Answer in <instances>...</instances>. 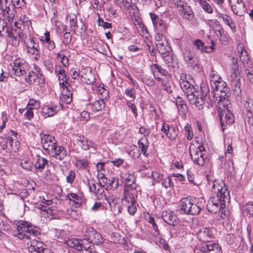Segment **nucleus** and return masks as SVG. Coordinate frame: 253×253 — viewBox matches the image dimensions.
I'll return each instance as SVG.
<instances>
[{
	"instance_id": "obj_31",
	"label": "nucleus",
	"mask_w": 253,
	"mask_h": 253,
	"mask_svg": "<svg viewBox=\"0 0 253 253\" xmlns=\"http://www.w3.org/2000/svg\"><path fill=\"white\" fill-rule=\"evenodd\" d=\"M0 12L4 18L8 19L9 22L14 17L15 15L14 7L12 5L10 6L9 4L6 6V8L1 10Z\"/></svg>"
},
{
	"instance_id": "obj_18",
	"label": "nucleus",
	"mask_w": 253,
	"mask_h": 253,
	"mask_svg": "<svg viewBox=\"0 0 253 253\" xmlns=\"http://www.w3.org/2000/svg\"><path fill=\"white\" fill-rule=\"evenodd\" d=\"M234 13L240 16L245 11V4L242 0H228Z\"/></svg>"
},
{
	"instance_id": "obj_61",
	"label": "nucleus",
	"mask_w": 253,
	"mask_h": 253,
	"mask_svg": "<svg viewBox=\"0 0 253 253\" xmlns=\"http://www.w3.org/2000/svg\"><path fill=\"white\" fill-rule=\"evenodd\" d=\"M89 189L91 192H92L95 194L96 195H97L98 194H100V196L101 197H99V198L102 199L103 196H102V193L104 192V190L103 189H99L98 188L97 190H96V185L94 183L91 184V185H89Z\"/></svg>"
},
{
	"instance_id": "obj_11",
	"label": "nucleus",
	"mask_w": 253,
	"mask_h": 253,
	"mask_svg": "<svg viewBox=\"0 0 253 253\" xmlns=\"http://www.w3.org/2000/svg\"><path fill=\"white\" fill-rule=\"evenodd\" d=\"M29 23L30 21L28 19V18H26L24 16L23 18L21 17L18 22H15V26L18 29L15 30L13 33L15 34V36L17 37L20 42L24 41L26 37V35L24 33L21 29L24 27L25 24L28 26Z\"/></svg>"
},
{
	"instance_id": "obj_43",
	"label": "nucleus",
	"mask_w": 253,
	"mask_h": 253,
	"mask_svg": "<svg viewBox=\"0 0 253 253\" xmlns=\"http://www.w3.org/2000/svg\"><path fill=\"white\" fill-rule=\"evenodd\" d=\"M124 177L126 180L125 187H132V188H136L135 178L133 175L125 173Z\"/></svg>"
},
{
	"instance_id": "obj_32",
	"label": "nucleus",
	"mask_w": 253,
	"mask_h": 253,
	"mask_svg": "<svg viewBox=\"0 0 253 253\" xmlns=\"http://www.w3.org/2000/svg\"><path fill=\"white\" fill-rule=\"evenodd\" d=\"M183 54L185 61L191 64L195 57L193 49L190 46L187 45L184 48Z\"/></svg>"
},
{
	"instance_id": "obj_42",
	"label": "nucleus",
	"mask_w": 253,
	"mask_h": 253,
	"mask_svg": "<svg viewBox=\"0 0 253 253\" xmlns=\"http://www.w3.org/2000/svg\"><path fill=\"white\" fill-rule=\"evenodd\" d=\"M232 86L234 91V94L237 96H239L242 92L241 89L240 87L241 83L240 80L239 78L238 79H233L232 80Z\"/></svg>"
},
{
	"instance_id": "obj_64",
	"label": "nucleus",
	"mask_w": 253,
	"mask_h": 253,
	"mask_svg": "<svg viewBox=\"0 0 253 253\" xmlns=\"http://www.w3.org/2000/svg\"><path fill=\"white\" fill-rule=\"evenodd\" d=\"M90 238H85L82 239V251L85 250L87 251L90 247Z\"/></svg>"
},
{
	"instance_id": "obj_38",
	"label": "nucleus",
	"mask_w": 253,
	"mask_h": 253,
	"mask_svg": "<svg viewBox=\"0 0 253 253\" xmlns=\"http://www.w3.org/2000/svg\"><path fill=\"white\" fill-rule=\"evenodd\" d=\"M82 239L72 238L68 239L65 242L66 244L70 248H75L77 250L82 251Z\"/></svg>"
},
{
	"instance_id": "obj_50",
	"label": "nucleus",
	"mask_w": 253,
	"mask_h": 253,
	"mask_svg": "<svg viewBox=\"0 0 253 253\" xmlns=\"http://www.w3.org/2000/svg\"><path fill=\"white\" fill-rule=\"evenodd\" d=\"M129 98L128 101H133L136 98V91L133 88H127L125 90L124 93Z\"/></svg>"
},
{
	"instance_id": "obj_2",
	"label": "nucleus",
	"mask_w": 253,
	"mask_h": 253,
	"mask_svg": "<svg viewBox=\"0 0 253 253\" xmlns=\"http://www.w3.org/2000/svg\"><path fill=\"white\" fill-rule=\"evenodd\" d=\"M218 80H211V84L213 88V97L217 104L223 102L224 104L228 103L229 97L230 96L229 89L227 84L221 78Z\"/></svg>"
},
{
	"instance_id": "obj_44",
	"label": "nucleus",
	"mask_w": 253,
	"mask_h": 253,
	"mask_svg": "<svg viewBox=\"0 0 253 253\" xmlns=\"http://www.w3.org/2000/svg\"><path fill=\"white\" fill-rule=\"evenodd\" d=\"M240 59L244 65L245 69L250 68L251 65V63L249 61V57L247 54V52L245 50H242L241 55L240 56Z\"/></svg>"
},
{
	"instance_id": "obj_16",
	"label": "nucleus",
	"mask_w": 253,
	"mask_h": 253,
	"mask_svg": "<svg viewBox=\"0 0 253 253\" xmlns=\"http://www.w3.org/2000/svg\"><path fill=\"white\" fill-rule=\"evenodd\" d=\"M48 154L56 159L62 161L66 157L67 151L62 146H58L56 144L48 152Z\"/></svg>"
},
{
	"instance_id": "obj_41",
	"label": "nucleus",
	"mask_w": 253,
	"mask_h": 253,
	"mask_svg": "<svg viewBox=\"0 0 253 253\" xmlns=\"http://www.w3.org/2000/svg\"><path fill=\"white\" fill-rule=\"evenodd\" d=\"M179 83L181 88L187 93V97H188V93H191L193 91V90L194 89V86L187 81L182 79L180 80Z\"/></svg>"
},
{
	"instance_id": "obj_55",
	"label": "nucleus",
	"mask_w": 253,
	"mask_h": 253,
	"mask_svg": "<svg viewBox=\"0 0 253 253\" xmlns=\"http://www.w3.org/2000/svg\"><path fill=\"white\" fill-rule=\"evenodd\" d=\"M20 165L24 169L27 170H31L33 168V163L28 159L22 160Z\"/></svg>"
},
{
	"instance_id": "obj_48",
	"label": "nucleus",
	"mask_w": 253,
	"mask_h": 253,
	"mask_svg": "<svg viewBox=\"0 0 253 253\" xmlns=\"http://www.w3.org/2000/svg\"><path fill=\"white\" fill-rule=\"evenodd\" d=\"M92 239H90V242L96 245H99L103 243V240L101 235L96 231L93 232L92 235Z\"/></svg>"
},
{
	"instance_id": "obj_53",
	"label": "nucleus",
	"mask_w": 253,
	"mask_h": 253,
	"mask_svg": "<svg viewBox=\"0 0 253 253\" xmlns=\"http://www.w3.org/2000/svg\"><path fill=\"white\" fill-rule=\"evenodd\" d=\"M200 4L202 8L207 13L211 14L213 12V9L208 2L204 0H201L199 1Z\"/></svg>"
},
{
	"instance_id": "obj_23",
	"label": "nucleus",
	"mask_w": 253,
	"mask_h": 253,
	"mask_svg": "<svg viewBox=\"0 0 253 253\" xmlns=\"http://www.w3.org/2000/svg\"><path fill=\"white\" fill-rule=\"evenodd\" d=\"M60 105L44 106L42 108V114L44 118L53 116L60 110Z\"/></svg>"
},
{
	"instance_id": "obj_36",
	"label": "nucleus",
	"mask_w": 253,
	"mask_h": 253,
	"mask_svg": "<svg viewBox=\"0 0 253 253\" xmlns=\"http://www.w3.org/2000/svg\"><path fill=\"white\" fill-rule=\"evenodd\" d=\"M37 162L35 164V169L39 171H42L44 169L45 166L47 165L48 161L45 158L42 157L39 155L37 156Z\"/></svg>"
},
{
	"instance_id": "obj_52",
	"label": "nucleus",
	"mask_w": 253,
	"mask_h": 253,
	"mask_svg": "<svg viewBox=\"0 0 253 253\" xmlns=\"http://www.w3.org/2000/svg\"><path fill=\"white\" fill-rule=\"evenodd\" d=\"M89 161L86 159H82L77 160L76 162L77 168L81 170L85 169L88 166Z\"/></svg>"
},
{
	"instance_id": "obj_22",
	"label": "nucleus",
	"mask_w": 253,
	"mask_h": 253,
	"mask_svg": "<svg viewBox=\"0 0 253 253\" xmlns=\"http://www.w3.org/2000/svg\"><path fill=\"white\" fill-rule=\"evenodd\" d=\"M151 70L153 74V76L156 80L160 81L161 78L159 77V75H161L164 77L169 75V72L158 64H153L151 66Z\"/></svg>"
},
{
	"instance_id": "obj_29",
	"label": "nucleus",
	"mask_w": 253,
	"mask_h": 253,
	"mask_svg": "<svg viewBox=\"0 0 253 253\" xmlns=\"http://www.w3.org/2000/svg\"><path fill=\"white\" fill-rule=\"evenodd\" d=\"M244 113L246 114V121L253 119V101L248 99L244 105Z\"/></svg>"
},
{
	"instance_id": "obj_35",
	"label": "nucleus",
	"mask_w": 253,
	"mask_h": 253,
	"mask_svg": "<svg viewBox=\"0 0 253 253\" xmlns=\"http://www.w3.org/2000/svg\"><path fill=\"white\" fill-rule=\"evenodd\" d=\"M157 50L161 54H165L170 49L167 40H162V42H156Z\"/></svg>"
},
{
	"instance_id": "obj_40",
	"label": "nucleus",
	"mask_w": 253,
	"mask_h": 253,
	"mask_svg": "<svg viewBox=\"0 0 253 253\" xmlns=\"http://www.w3.org/2000/svg\"><path fill=\"white\" fill-rule=\"evenodd\" d=\"M174 102L179 112H181L182 114H185L187 111V107L184 100L181 97L177 96Z\"/></svg>"
},
{
	"instance_id": "obj_3",
	"label": "nucleus",
	"mask_w": 253,
	"mask_h": 253,
	"mask_svg": "<svg viewBox=\"0 0 253 253\" xmlns=\"http://www.w3.org/2000/svg\"><path fill=\"white\" fill-rule=\"evenodd\" d=\"M15 225H16L17 233L15 234V236L20 239L26 238L30 240L31 239V235L36 237L40 234L39 229L33 225L30 222L20 220L17 221Z\"/></svg>"
},
{
	"instance_id": "obj_60",
	"label": "nucleus",
	"mask_w": 253,
	"mask_h": 253,
	"mask_svg": "<svg viewBox=\"0 0 253 253\" xmlns=\"http://www.w3.org/2000/svg\"><path fill=\"white\" fill-rule=\"evenodd\" d=\"M68 198L71 201H73L76 207H79L80 203L76 202L74 200L79 201L80 199V197L76 193H70L68 194Z\"/></svg>"
},
{
	"instance_id": "obj_46",
	"label": "nucleus",
	"mask_w": 253,
	"mask_h": 253,
	"mask_svg": "<svg viewBox=\"0 0 253 253\" xmlns=\"http://www.w3.org/2000/svg\"><path fill=\"white\" fill-rule=\"evenodd\" d=\"M220 17L222 18L224 23L228 26L232 31H234L235 30V24L233 22L232 19L229 16L226 14H222L220 15Z\"/></svg>"
},
{
	"instance_id": "obj_33",
	"label": "nucleus",
	"mask_w": 253,
	"mask_h": 253,
	"mask_svg": "<svg viewBox=\"0 0 253 253\" xmlns=\"http://www.w3.org/2000/svg\"><path fill=\"white\" fill-rule=\"evenodd\" d=\"M203 248L205 253H222L221 247L217 243L207 244Z\"/></svg>"
},
{
	"instance_id": "obj_7",
	"label": "nucleus",
	"mask_w": 253,
	"mask_h": 253,
	"mask_svg": "<svg viewBox=\"0 0 253 253\" xmlns=\"http://www.w3.org/2000/svg\"><path fill=\"white\" fill-rule=\"evenodd\" d=\"M229 101L228 103H226V105L223 102L218 103L217 105V111L222 124L223 121H225L228 125H231L233 122V115L229 110Z\"/></svg>"
},
{
	"instance_id": "obj_12",
	"label": "nucleus",
	"mask_w": 253,
	"mask_h": 253,
	"mask_svg": "<svg viewBox=\"0 0 253 253\" xmlns=\"http://www.w3.org/2000/svg\"><path fill=\"white\" fill-rule=\"evenodd\" d=\"M40 136L41 143L42 148L48 153L50 149L57 144V141L54 136L49 134L41 133Z\"/></svg>"
},
{
	"instance_id": "obj_6",
	"label": "nucleus",
	"mask_w": 253,
	"mask_h": 253,
	"mask_svg": "<svg viewBox=\"0 0 253 253\" xmlns=\"http://www.w3.org/2000/svg\"><path fill=\"white\" fill-rule=\"evenodd\" d=\"M189 153L191 159L195 164L203 166L207 160L205 149L203 146L196 147L191 145L189 147Z\"/></svg>"
},
{
	"instance_id": "obj_49",
	"label": "nucleus",
	"mask_w": 253,
	"mask_h": 253,
	"mask_svg": "<svg viewBox=\"0 0 253 253\" xmlns=\"http://www.w3.org/2000/svg\"><path fill=\"white\" fill-rule=\"evenodd\" d=\"M8 38L9 43L12 46L16 47L19 45L20 41L12 32L8 33Z\"/></svg>"
},
{
	"instance_id": "obj_13",
	"label": "nucleus",
	"mask_w": 253,
	"mask_h": 253,
	"mask_svg": "<svg viewBox=\"0 0 253 253\" xmlns=\"http://www.w3.org/2000/svg\"><path fill=\"white\" fill-rule=\"evenodd\" d=\"M161 131L171 140H175L179 134V130L176 126L169 125L166 123L163 124Z\"/></svg>"
},
{
	"instance_id": "obj_57",
	"label": "nucleus",
	"mask_w": 253,
	"mask_h": 253,
	"mask_svg": "<svg viewBox=\"0 0 253 253\" xmlns=\"http://www.w3.org/2000/svg\"><path fill=\"white\" fill-rule=\"evenodd\" d=\"M41 106L40 101L34 99H30L28 102L27 107H32L33 109H38Z\"/></svg>"
},
{
	"instance_id": "obj_39",
	"label": "nucleus",
	"mask_w": 253,
	"mask_h": 253,
	"mask_svg": "<svg viewBox=\"0 0 253 253\" xmlns=\"http://www.w3.org/2000/svg\"><path fill=\"white\" fill-rule=\"evenodd\" d=\"M60 99L67 104H69L72 101V94L68 88L62 90Z\"/></svg>"
},
{
	"instance_id": "obj_19",
	"label": "nucleus",
	"mask_w": 253,
	"mask_h": 253,
	"mask_svg": "<svg viewBox=\"0 0 253 253\" xmlns=\"http://www.w3.org/2000/svg\"><path fill=\"white\" fill-rule=\"evenodd\" d=\"M162 216L164 221L169 225L174 226L178 223L177 217L170 211H163Z\"/></svg>"
},
{
	"instance_id": "obj_26",
	"label": "nucleus",
	"mask_w": 253,
	"mask_h": 253,
	"mask_svg": "<svg viewBox=\"0 0 253 253\" xmlns=\"http://www.w3.org/2000/svg\"><path fill=\"white\" fill-rule=\"evenodd\" d=\"M193 45L201 52L211 53L213 50V43L211 45L208 46L205 45L204 42L199 39L193 41Z\"/></svg>"
},
{
	"instance_id": "obj_28",
	"label": "nucleus",
	"mask_w": 253,
	"mask_h": 253,
	"mask_svg": "<svg viewBox=\"0 0 253 253\" xmlns=\"http://www.w3.org/2000/svg\"><path fill=\"white\" fill-rule=\"evenodd\" d=\"M40 40L43 45L48 50H52L55 48V45L53 41L50 39V33L46 32L43 36L40 37Z\"/></svg>"
},
{
	"instance_id": "obj_51",
	"label": "nucleus",
	"mask_w": 253,
	"mask_h": 253,
	"mask_svg": "<svg viewBox=\"0 0 253 253\" xmlns=\"http://www.w3.org/2000/svg\"><path fill=\"white\" fill-rule=\"evenodd\" d=\"M171 177L172 175L167 176L166 177L164 176L162 181V184L165 188H168L173 186V183L172 181Z\"/></svg>"
},
{
	"instance_id": "obj_1",
	"label": "nucleus",
	"mask_w": 253,
	"mask_h": 253,
	"mask_svg": "<svg viewBox=\"0 0 253 253\" xmlns=\"http://www.w3.org/2000/svg\"><path fill=\"white\" fill-rule=\"evenodd\" d=\"M201 95L199 97L198 93L197 92H191L188 93V100L191 104L195 105L199 109L203 108V106L206 102L208 104V107L212 106V101L210 97V90L208 84L203 82L201 84Z\"/></svg>"
},
{
	"instance_id": "obj_37",
	"label": "nucleus",
	"mask_w": 253,
	"mask_h": 253,
	"mask_svg": "<svg viewBox=\"0 0 253 253\" xmlns=\"http://www.w3.org/2000/svg\"><path fill=\"white\" fill-rule=\"evenodd\" d=\"M105 104L104 99H99L93 103H89V105L91 106V110L94 112L102 111L105 108Z\"/></svg>"
},
{
	"instance_id": "obj_56",
	"label": "nucleus",
	"mask_w": 253,
	"mask_h": 253,
	"mask_svg": "<svg viewBox=\"0 0 253 253\" xmlns=\"http://www.w3.org/2000/svg\"><path fill=\"white\" fill-rule=\"evenodd\" d=\"M215 23L216 24H217L219 27V29L218 30H216L217 35L219 36L220 39L221 40L225 41V40L226 39V37L224 29L221 26V25L219 23L218 21L215 20Z\"/></svg>"
},
{
	"instance_id": "obj_45",
	"label": "nucleus",
	"mask_w": 253,
	"mask_h": 253,
	"mask_svg": "<svg viewBox=\"0 0 253 253\" xmlns=\"http://www.w3.org/2000/svg\"><path fill=\"white\" fill-rule=\"evenodd\" d=\"M243 211L246 216L251 217L253 216V203L249 202L243 207Z\"/></svg>"
},
{
	"instance_id": "obj_27",
	"label": "nucleus",
	"mask_w": 253,
	"mask_h": 253,
	"mask_svg": "<svg viewBox=\"0 0 253 253\" xmlns=\"http://www.w3.org/2000/svg\"><path fill=\"white\" fill-rule=\"evenodd\" d=\"M161 87L169 93L172 92L173 83L171 80L170 75L166 76L160 80Z\"/></svg>"
},
{
	"instance_id": "obj_4",
	"label": "nucleus",
	"mask_w": 253,
	"mask_h": 253,
	"mask_svg": "<svg viewBox=\"0 0 253 253\" xmlns=\"http://www.w3.org/2000/svg\"><path fill=\"white\" fill-rule=\"evenodd\" d=\"M180 207L184 213L193 215L199 214L202 209L201 204L196 203V199L189 196L180 200Z\"/></svg>"
},
{
	"instance_id": "obj_30",
	"label": "nucleus",
	"mask_w": 253,
	"mask_h": 253,
	"mask_svg": "<svg viewBox=\"0 0 253 253\" xmlns=\"http://www.w3.org/2000/svg\"><path fill=\"white\" fill-rule=\"evenodd\" d=\"M5 143L8 145L7 149L4 150L6 152H16L18 150L19 142L12 137L8 136L7 140H5Z\"/></svg>"
},
{
	"instance_id": "obj_47",
	"label": "nucleus",
	"mask_w": 253,
	"mask_h": 253,
	"mask_svg": "<svg viewBox=\"0 0 253 253\" xmlns=\"http://www.w3.org/2000/svg\"><path fill=\"white\" fill-rule=\"evenodd\" d=\"M80 145H81L82 149L84 150H87L90 148H92L94 149H96L97 148V146L93 142L89 141L86 138L83 142V143L80 144Z\"/></svg>"
},
{
	"instance_id": "obj_15",
	"label": "nucleus",
	"mask_w": 253,
	"mask_h": 253,
	"mask_svg": "<svg viewBox=\"0 0 253 253\" xmlns=\"http://www.w3.org/2000/svg\"><path fill=\"white\" fill-rule=\"evenodd\" d=\"M28 251L31 253H43L47 251L43 248V243L36 239H31L27 244Z\"/></svg>"
},
{
	"instance_id": "obj_63",
	"label": "nucleus",
	"mask_w": 253,
	"mask_h": 253,
	"mask_svg": "<svg viewBox=\"0 0 253 253\" xmlns=\"http://www.w3.org/2000/svg\"><path fill=\"white\" fill-rule=\"evenodd\" d=\"M108 184L110 189L117 188L119 186L118 179L116 177H111L108 180Z\"/></svg>"
},
{
	"instance_id": "obj_25",
	"label": "nucleus",
	"mask_w": 253,
	"mask_h": 253,
	"mask_svg": "<svg viewBox=\"0 0 253 253\" xmlns=\"http://www.w3.org/2000/svg\"><path fill=\"white\" fill-rule=\"evenodd\" d=\"M27 65L18 60H15L13 63L12 71L14 74L16 76H21L26 73Z\"/></svg>"
},
{
	"instance_id": "obj_58",
	"label": "nucleus",
	"mask_w": 253,
	"mask_h": 253,
	"mask_svg": "<svg viewBox=\"0 0 253 253\" xmlns=\"http://www.w3.org/2000/svg\"><path fill=\"white\" fill-rule=\"evenodd\" d=\"M57 59L60 61L63 66L67 67L69 65L68 58L65 55L61 53H58L57 54Z\"/></svg>"
},
{
	"instance_id": "obj_9",
	"label": "nucleus",
	"mask_w": 253,
	"mask_h": 253,
	"mask_svg": "<svg viewBox=\"0 0 253 253\" xmlns=\"http://www.w3.org/2000/svg\"><path fill=\"white\" fill-rule=\"evenodd\" d=\"M174 3L177 5L179 14L183 18L188 20L193 19L194 14L192 9L187 3L181 0H174Z\"/></svg>"
},
{
	"instance_id": "obj_14",
	"label": "nucleus",
	"mask_w": 253,
	"mask_h": 253,
	"mask_svg": "<svg viewBox=\"0 0 253 253\" xmlns=\"http://www.w3.org/2000/svg\"><path fill=\"white\" fill-rule=\"evenodd\" d=\"M136 188L132 187H125L124 198L122 199L123 204L127 206L128 204L136 202Z\"/></svg>"
},
{
	"instance_id": "obj_10",
	"label": "nucleus",
	"mask_w": 253,
	"mask_h": 253,
	"mask_svg": "<svg viewBox=\"0 0 253 253\" xmlns=\"http://www.w3.org/2000/svg\"><path fill=\"white\" fill-rule=\"evenodd\" d=\"M26 82L29 84L34 83L35 85L42 88L45 85L44 77L43 75L38 71V74L33 71L29 73L28 76L25 79Z\"/></svg>"
},
{
	"instance_id": "obj_17",
	"label": "nucleus",
	"mask_w": 253,
	"mask_h": 253,
	"mask_svg": "<svg viewBox=\"0 0 253 253\" xmlns=\"http://www.w3.org/2000/svg\"><path fill=\"white\" fill-rule=\"evenodd\" d=\"M150 16L156 32L166 33L167 29L166 23L155 14L150 13Z\"/></svg>"
},
{
	"instance_id": "obj_8",
	"label": "nucleus",
	"mask_w": 253,
	"mask_h": 253,
	"mask_svg": "<svg viewBox=\"0 0 253 253\" xmlns=\"http://www.w3.org/2000/svg\"><path fill=\"white\" fill-rule=\"evenodd\" d=\"M208 180L209 182V185L212 183V190L215 195H218L225 199V200H229V192L226 187L224 182L221 180H214L213 181L210 180L209 176H207Z\"/></svg>"
},
{
	"instance_id": "obj_5",
	"label": "nucleus",
	"mask_w": 253,
	"mask_h": 253,
	"mask_svg": "<svg viewBox=\"0 0 253 253\" xmlns=\"http://www.w3.org/2000/svg\"><path fill=\"white\" fill-rule=\"evenodd\" d=\"M229 200H225V198L220 197L218 195H214L211 197L207 205V208L209 211L211 213H216L221 212V214L225 215L226 203Z\"/></svg>"
},
{
	"instance_id": "obj_62",
	"label": "nucleus",
	"mask_w": 253,
	"mask_h": 253,
	"mask_svg": "<svg viewBox=\"0 0 253 253\" xmlns=\"http://www.w3.org/2000/svg\"><path fill=\"white\" fill-rule=\"evenodd\" d=\"M233 62V65L232 67V78L238 79V74H239V70L237 60H235L234 59Z\"/></svg>"
},
{
	"instance_id": "obj_21",
	"label": "nucleus",
	"mask_w": 253,
	"mask_h": 253,
	"mask_svg": "<svg viewBox=\"0 0 253 253\" xmlns=\"http://www.w3.org/2000/svg\"><path fill=\"white\" fill-rule=\"evenodd\" d=\"M197 236L199 240L203 242H210L213 237L212 229L210 228L200 229L197 232Z\"/></svg>"
},
{
	"instance_id": "obj_24",
	"label": "nucleus",
	"mask_w": 253,
	"mask_h": 253,
	"mask_svg": "<svg viewBox=\"0 0 253 253\" xmlns=\"http://www.w3.org/2000/svg\"><path fill=\"white\" fill-rule=\"evenodd\" d=\"M80 80L87 84H92L96 81L94 73L90 68L86 69L85 73L81 76Z\"/></svg>"
},
{
	"instance_id": "obj_20",
	"label": "nucleus",
	"mask_w": 253,
	"mask_h": 253,
	"mask_svg": "<svg viewBox=\"0 0 253 253\" xmlns=\"http://www.w3.org/2000/svg\"><path fill=\"white\" fill-rule=\"evenodd\" d=\"M27 51L29 53L35 55V59H37L39 56L40 47L39 43L34 38L29 39L26 43Z\"/></svg>"
},
{
	"instance_id": "obj_54",
	"label": "nucleus",
	"mask_w": 253,
	"mask_h": 253,
	"mask_svg": "<svg viewBox=\"0 0 253 253\" xmlns=\"http://www.w3.org/2000/svg\"><path fill=\"white\" fill-rule=\"evenodd\" d=\"M69 17L71 28L75 31L78 27L77 16L74 14H70Z\"/></svg>"
},
{
	"instance_id": "obj_34",
	"label": "nucleus",
	"mask_w": 253,
	"mask_h": 253,
	"mask_svg": "<svg viewBox=\"0 0 253 253\" xmlns=\"http://www.w3.org/2000/svg\"><path fill=\"white\" fill-rule=\"evenodd\" d=\"M139 149L145 156H147V149L149 145V142L147 138L144 137L141 138L138 141Z\"/></svg>"
},
{
	"instance_id": "obj_59",
	"label": "nucleus",
	"mask_w": 253,
	"mask_h": 253,
	"mask_svg": "<svg viewBox=\"0 0 253 253\" xmlns=\"http://www.w3.org/2000/svg\"><path fill=\"white\" fill-rule=\"evenodd\" d=\"M98 18L97 19V24L99 26L103 27L104 28L110 29L112 27V24L104 21L103 19L101 18L99 14L97 13Z\"/></svg>"
}]
</instances>
